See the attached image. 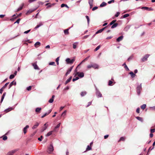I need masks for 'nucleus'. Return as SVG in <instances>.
Masks as SVG:
<instances>
[{
	"label": "nucleus",
	"mask_w": 155,
	"mask_h": 155,
	"mask_svg": "<svg viewBox=\"0 0 155 155\" xmlns=\"http://www.w3.org/2000/svg\"><path fill=\"white\" fill-rule=\"evenodd\" d=\"M54 150V147L52 144H50L48 147L47 152L49 153H51Z\"/></svg>",
	"instance_id": "obj_1"
},
{
	"label": "nucleus",
	"mask_w": 155,
	"mask_h": 155,
	"mask_svg": "<svg viewBox=\"0 0 155 155\" xmlns=\"http://www.w3.org/2000/svg\"><path fill=\"white\" fill-rule=\"evenodd\" d=\"M75 61L74 59L71 60L69 58H67L66 60V61L67 64H72Z\"/></svg>",
	"instance_id": "obj_2"
},
{
	"label": "nucleus",
	"mask_w": 155,
	"mask_h": 155,
	"mask_svg": "<svg viewBox=\"0 0 155 155\" xmlns=\"http://www.w3.org/2000/svg\"><path fill=\"white\" fill-rule=\"evenodd\" d=\"M150 56V55L149 54H146L145 55V56L143 57V58L141 59V60L142 61H144L147 60V58Z\"/></svg>",
	"instance_id": "obj_3"
},
{
	"label": "nucleus",
	"mask_w": 155,
	"mask_h": 155,
	"mask_svg": "<svg viewBox=\"0 0 155 155\" xmlns=\"http://www.w3.org/2000/svg\"><path fill=\"white\" fill-rule=\"evenodd\" d=\"M142 89L141 85L140 84V85L137 87V94L139 95L140 94V91Z\"/></svg>",
	"instance_id": "obj_4"
},
{
	"label": "nucleus",
	"mask_w": 155,
	"mask_h": 155,
	"mask_svg": "<svg viewBox=\"0 0 155 155\" xmlns=\"http://www.w3.org/2000/svg\"><path fill=\"white\" fill-rule=\"evenodd\" d=\"M32 65L33 66L34 68L35 69L38 70H40L39 68L38 67L37 64V62H36L34 63H32Z\"/></svg>",
	"instance_id": "obj_5"
},
{
	"label": "nucleus",
	"mask_w": 155,
	"mask_h": 155,
	"mask_svg": "<svg viewBox=\"0 0 155 155\" xmlns=\"http://www.w3.org/2000/svg\"><path fill=\"white\" fill-rule=\"evenodd\" d=\"M78 75V76L81 78H83L84 77V73L83 72H77L75 74V75Z\"/></svg>",
	"instance_id": "obj_6"
},
{
	"label": "nucleus",
	"mask_w": 155,
	"mask_h": 155,
	"mask_svg": "<svg viewBox=\"0 0 155 155\" xmlns=\"http://www.w3.org/2000/svg\"><path fill=\"white\" fill-rule=\"evenodd\" d=\"M17 151L16 150H11L8 152L6 155H13Z\"/></svg>",
	"instance_id": "obj_7"
},
{
	"label": "nucleus",
	"mask_w": 155,
	"mask_h": 155,
	"mask_svg": "<svg viewBox=\"0 0 155 155\" xmlns=\"http://www.w3.org/2000/svg\"><path fill=\"white\" fill-rule=\"evenodd\" d=\"M29 126L28 125H27L23 128V132L24 134H25L27 132V129L29 128Z\"/></svg>",
	"instance_id": "obj_8"
},
{
	"label": "nucleus",
	"mask_w": 155,
	"mask_h": 155,
	"mask_svg": "<svg viewBox=\"0 0 155 155\" xmlns=\"http://www.w3.org/2000/svg\"><path fill=\"white\" fill-rule=\"evenodd\" d=\"M96 94L98 97H102V94H101V93L98 90H97Z\"/></svg>",
	"instance_id": "obj_9"
},
{
	"label": "nucleus",
	"mask_w": 155,
	"mask_h": 155,
	"mask_svg": "<svg viewBox=\"0 0 155 155\" xmlns=\"http://www.w3.org/2000/svg\"><path fill=\"white\" fill-rule=\"evenodd\" d=\"M48 126V124H47V123H45L44 125V126L42 127L41 132H43L44 130H45L47 128V127Z\"/></svg>",
	"instance_id": "obj_10"
},
{
	"label": "nucleus",
	"mask_w": 155,
	"mask_h": 155,
	"mask_svg": "<svg viewBox=\"0 0 155 155\" xmlns=\"http://www.w3.org/2000/svg\"><path fill=\"white\" fill-rule=\"evenodd\" d=\"M90 57V56H88L86 58L84 59V60H83L80 63V64L78 66H78H79L83 62L85 61H87V60L88 59V58Z\"/></svg>",
	"instance_id": "obj_11"
},
{
	"label": "nucleus",
	"mask_w": 155,
	"mask_h": 155,
	"mask_svg": "<svg viewBox=\"0 0 155 155\" xmlns=\"http://www.w3.org/2000/svg\"><path fill=\"white\" fill-rule=\"evenodd\" d=\"M73 66H72V67H71L67 71V72L65 74V75L67 76L68 74L73 69Z\"/></svg>",
	"instance_id": "obj_12"
},
{
	"label": "nucleus",
	"mask_w": 155,
	"mask_h": 155,
	"mask_svg": "<svg viewBox=\"0 0 155 155\" xmlns=\"http://www.w3.org/2000/svg\"><path fill=\"white\" fill-rule=\"evenodd\" d=\"M61 123H59L54 128V132H57L58 131V130H57V129L59 128L60 126Z\"/></svg>",
	"instance_id": "obj_13"
},
{
	"label": "nucleus",
	"mask_w": 155,
	"mask_h": 155,
	"mask_svg": "<svg viewBox=\"0 0 155 155\" xmlns=\"http://www.w3.org/2000/svg\"><path fill=\"white\" fill-rule=\"evenodd\" d=\"M52 110H49L48 112V113H46L44 115H43L41 116V118H44L46 116L48 115L51 111Z\"/></svg>",
	"instance_id": "obj_14"
},
{
	"label": "nucleus",
	"mask_w": 155,
	"mask_h": 155,
	"mask_svg": "<svg viewBox=\"0 0 155 155\" xmlns=\"http://www.w3.org/2000/svg\"><path fill=\"white\" fill-rule=\"evenodd\" d=\"M107 27H105L104 28H103L99 30H98L95 33V34H97L99 33H101Z\"/></svg>",
	"instance_id": "obj_15"
},
{
	"label": "nucleus",
	"mask_w": 155,
	"mask_h": 155,
	"mask_svg": "<svg viewBox=\"0 0 155 155\" xmlns=\"http://www.w3.org/2000/svg\"><path fill=\"white\" fill-rule=\"evenodd\" d=\"M123 38V37L122 36H120L117 38L116 40L117 42H119L121 41Z\"/></svg>",
	"instance_id": "obj_16"
},
{
	"label": "nucleus",
	"mask_w": 155,
	"mask_h": 155,
	"mask_svg": "<svg viewBox=\"0 0 155 155\" xmlns=\"http://www.w3.org/2000/svg\"><path fill=\"white\" fill-rule=\"evenodd\" d=\"M55 97L54 95H53L52 96V97L48 101V102L50 103H52L54 101V99Z\"/></svg>",
	"instance_id": "obj_17"
},
{
	"label": "nucleus",
	"mask_w": 155,
	"mask_h": 155,
	"mask_svg": "<svg viewBox=\"0 0 155 155\" xmlns=\"http://www.w3.org/2000/svg\"><path fill=\"white\" fill-rule=\"evenodd\" d=\"M14 85H15L16 84V82H14V81H12L10 83L9 85V87L8 88L9 89H10L11 87L14 84Z\"/></svg>",
	"instance_id": "obj_18"
},
{
	"label": "nucleus",
	"mask_w": 155,
	"mask_h": 155,
	"mask_svg": "<svg viewBox=\"0 0 155 155\" xmlns=\"http://www.w3.org/2000/svg\"><path fill=\"white\" fill-rule=\"evenodd\" d=\"M78 44V43L77 42H75L73 43V48L74 49H76L77 48V46Z\"/></svg>",
	"instance_id": "obj_19"
},
{
	"label": "nucleus",
	"mask_w": 155,
	"mask_h": 155,
	"mask_svg": "<svg viewBox=\"0 0 155 155\" xmlns=\"http://www.w3.org/2000/svg\"><path fill=\"white\" fill-rule=\"evenodd\" d=\"M41 108L37 107L36 108L35 111L37 113H39L40 112V111L41 110Z\"/></svg>",
	"instance_id": "obj_20"
},
{
	"label": "nucleus",
	"mask_w": 155,
	"mask_h": 155,
	"mask_svg": "<svg viewBox=\"0 0 155 155\" xmlns=\"http://www.w3.org/2000/svg\"><path fill=\"white\" fill-rule=\"evenodd\" d=\"M13 109V108L12 107H10L9 108L5 110V111L6 112V113H7L11 110H12Z\"/></svg>",
	"instance_id": "obj_21"
},
{
	"label": "nucleus",
	"mask_w": 155,
	"mask_h": 155,
	"mask_svg": "<svg viewBox=\"0 0 155 155\" xmlns=\"http://www.w3.org/2000/svg\"><path fill=\"white\" fill-rule=\"evenodd\" d=\"M72 77L71 76L67 80L65 81V84H66L70 82L72 79Z\"/></svg>",
	"instance_id": "obj_22"
},
{
	"label": "nucleus",
	"mask_w": 155,
	"mask_h": 155,
	"mask_svg": "<svg viewBox=\"0 0 155 155\" xmlns=\"http://www.w3.org/2000/svg\"><path fill=\"white\" fill-rule=\"evenodd\" d=\"M6 94V92H4L3 93V94L2 96V97L1 98V103L2 102V101H3V100L4 99V98Z\"/></svg>",
	"instance_id": "obj_23"
},
{
	"label": "nucleus",
	"mask_w": 155,
	"mask_h": 155,
	"mask_svg": "<svg viewBox=\"0 0 155 155\" xmlns=\"http://www.w3.org/2000/svg\"><path fill=\"white\" fill-rule=\"evenodd\" d=\"M92 68L95 69H97L98 68V66L96 64H94L92 65Z\"/></svg>",
	"instance_id": "obj_24"
},
{
	"label": "nucleus",
	"mask_w": 155,
	"mask_h": 155,
	"mask_svg": "<svg viewBox=\"0 0 155 155\" xmlns=\"http://www.w3.org/2000/svg\"><path fill=\"white\" fill-rule=\"evenodd\" d=\"M39 125V123H36L32 127L33 129H35Z\"/></svg>",
	"instance_id": "obj_25"
},
{
	"label": "nucleus",
	"mask_w": 155,
	"mask_h": 155,
	"mask_svg": "<svg viewBox=\"0 0 155 155\" xmlns=\"http://www.w3.org/2000/svg\"><path fill=\"white\" fill-rule=\"evenodd\" d=\"M24 4L22 3V4L21 6H20L19 8H18L17 9V11H19L21 10V9H22L23 7L24 6Z\"/></svg>",
	"instance_id": "obj_26"
},
{
	"label": "nucleus",
	"mask_w": 155,
	"mask_h": 155,
	"mask_svg": "<svg viewBox=\"0 0 155 155\" xmlns=\"http://www.w3.org/2000/svg\"><path fill=\"white\" fill-rule=\"evenodd\" d=\"M116 20H114L112 21L110 23V24L108 25L107 27L108 26H110V25H113L114 24L116 21Z\"/></svg>",
	"instance_id": "obj_27"
},
{
	"label": "nucleus",
	"mask_w": 155,
	"mask_h": 155,
	"mask_svg": "<svg viewBox=\"0 0 155 155\" xmlns=\"http://www.w3.org/2000/svg\"><path fill=\"white\" fill-rule=\"evenodd\" d=\"M86 94H87L86 92L85 91H84L82 92L81 93V96L82 97H83V96H84V95H86Z\"/></svg>",
	"instance_id": "obj_28"
},
{
	"label": "nucleus",
	"mask_w": 155,
	"mask_h": 155,
	"mask_svg": "<svg viewBox=\"0 0 155 155\" xmlns=\"http://www.w3.org/2000/svg\"><path fill=\"white\" fill-rule=\"evenodd\" d=\"M118 25V24L117 23H114L113 25L111 26V28H114L117 27V26Z\"/></svg>",
	"instance_id": "obj_29"
},
{
	"label": "nucleus",
	"mask_w": 155,
	"mask_h": 155,
	"mask_svg": "<svg viewBox=\"0 0 155 155\" xmlns=\"http://www.w3.org/2000/svg\"><path fill=\"white\" fill-rule=\"evenodd\" d=\"M43 25V24L42 22H40L39 24L35 28V29H37L39 27Z\"/></svg>",
	"instance_id": "obj_30"
},
{
	"label": "nucleus",
	"mask_w": 155,
	"mask_h": 155,
	"mask_svg": "<svg viewBox=\"0 0 155 155\" xmlns=\"http://www.w3.org/2000/svg\"><path fill=\"white\" fill-rule=\"evenodd\" d=\"M54 132V130L51 131L49 132H48L47 134H46V136H49L51 135L52 133Z\"/></svg>",
	"instance_id": "obj_31"
},
{
	"label": "nucleus",
	"mask_w": 155,
	"mask_h": 155,
	"mask_svg": "<svg viewBox=\"0 0 155 155\" xmlns=\"http://www.w3.org/2000/svg\"><path fill=\"white\" fill-rule=\"evenodd\" d=\"M129 74L131 75V77L132 78H134L135 77V76H136L135 74H134L133 73V72H132V71L130 72Z\"/></svg>",
	"instance_id": "obj_32"
},
{
	"label": "nucleus",
	"mask_w": 155,
	"mask_h": 155,
	"mask_svg": "<svg viewBox=\"0 0 155 155\" xmlns=\"http://www.w3.org/2000/svg\"><path fill=\"white\" fill-rule=\"evenodd\" d=\"M136 118L139 120L141 121V122H143V120L142 117H137Z\"/></svg>",
	"instance_id": "obj_33"
},
{
	"label": "nucleus",
	"mask_w": 155,
	"mask_h": 155,
	"mask_svg": "<svg viewBox=\"0 0 155 155\" xmlns=\"http://www.w3.org/2000/svg\"><path fill=\"white\" fill-rule=\"evenodd\" d=\"M107 5L106 3L104 2H103L100 5V7H103Z\"/></svg>",
	"instance_id": "obj_34"
},
{
	"label": "nucleus",
	"mask_w": 155,
	"mask_h": 155,
	"mask_svg": "<svg viewBox=\"0 0 155 155\" xmlns=\"http://www.w3.org/2000/svg\"><path fill=\"white\" fill-rule=\"evenodd\" d=\"M40 43L39 42H37L35 43V47H38L37 46H40Z\"/></svg>",
	"instance_id": "obj_35"
},
{
	"label": "nucleus",
	"mask_w": 155,
	"mask_h": 155,
	"mask_svg": "<svg viewBox=\"0 0 155 155\" xmlns=\"http://www.w3.org/2000/svg\"><path fill=\"white\" fill-rule=\"evenodd\" d=\"M18 16H16L15 15H14L13 16V18L11 19V21H13L14 19H15L17 18Z\"/></svg>",
	"instance_id": "obj_36"
},
{
	"label": "nucleus",
	"mask_w": 155,
	"mask_h": 155,
	"mask_svg": "<svg viewBox=\"0 0 155 155\" xmlns=\"http://www.w3.org/2000/svg\"><path fill=\"white\" fill-rule=\"evenodd\" d=\"M68 30H69V29H67L64 30V34L65 35H68L69 34Z\"/></svg>",
	"instance_id": "obj_37"
},
{
	"label": "nucleus",
	"mask_w": 155,
	"mask_h": 155,
	"mask_svg": "<svg viewBox=\"0 0 155 155\" xmlns=\"http://www.w3.org/2000/svg\"><path fill=\"white\" fill-rule=\"evenodd\" d=\"M3 137V140H5L7 139V137L6 136H3L0 137V138Z\"/></svg>",
	"instance_id": "obj_38"
},
{
	"label": "nucleus",
	"mask_w": 155,
	"mask_h": 155,
	"mask_svg": "<svg viewBox=\"0 0 155 155\" xmlns=\"http://www.w3.org/2000/svg\"><path fill=\"white\" fill-rule=\"evenodd\" d=\"M146 107V104H143L141 106V108L142 109L144 110L145 109Z\"/></svg>",
	"instance_id": "obj_39"
},
{
	"label": "nucleus",
	"mask_w": 155,
	"mask_h": 155,
	"mask_svg": "<svg viewBox=\"0 0 155 155\" xmlns=\"http://www.w3.org/2000/svg\"><path fill=\"white\" fill-rule=\"evenodd\" d=\"M101 48V45H99L94 50V51H96L99 50Z\"/></svg>",
	"instance_id": "obj_40"
},
{
	"label": "nucleus",
	"mask_w": 155,
	"mask_h": 155,
	"mask_svg": "<svg viewBox=\"0 0 155 155\" xmlns=\"http://www.w3.org/2000/svg\"><path fill=\"white\" fill-rule=\"evenodd\" d=\"M91 150V146L88 145L87 146V148L86 149V151L90 150Z\"/></svg>",
	"instance_id": "obj_41"
},
{
	"label": "nucleus",
	"mask_w": 155,
	"mask_h": 155,
	"mask_svg": "<svg viewBox=\"0 0 155 155\" xmlns=\"http://www.w3.org/2000/svg\"><path fill=\"white\" fill-rule=\"evenodd\" d=\"M85 17H86V18L87 19V23H88V24L89 23V21H90L89 18L88 16L87 15Z\"/></svg>",
	"instance_id": "obj_42"
},
{
	"label": "nucleus",
	"mask_w": 155,
	"mask_h": 155,
	"mask_svg": "<svg viewBox=\"0 0 155 155\" xmlns=\"http://www.w3.org/2000/svg\"><path fill=\"white\" fill-rule=\"evenodd\" d=\"M8 84H9V82H7V83H6L5 84V85L2 88L3 89H4L8 85Z\"/></svg>",
	"instance_id": "obj_43"
},
{
	"label": "nucleus",
	"mask_w": 155,
	"mask_h": 155,
	"mask_svg": "<svg viewBox=\"0 0 155 155\" xmlns=\"http://www.w3.org/2000/svg\"><path fill=\"white\" fill-rule=\"evenodd\" d=\"M49 65H53L54 66H56V65L55 64V63L54 62H50L49 63Z\"/></svg>",
	"instance_id": "obj_44"
},
{
	"label": "nucleus",
	"mask_w": 155,
	"mask_h": 155,
	"mask_svg": "<svg viewBox=\"0 0 155 155\" xmlns=\"http://www.w3.org/2000/svg\"><path fill=\"white\" fill-rule=\"evenodd\" d=\"M33 11V10H30L27 12L26 14L28 15L30 13H32Z\"/></svg>",
	"instance_id": "obj_45"
},
{
	"label": "nucleus",
	"mask_w": 155,
	"mask_h": 155,
	"mask_svg": "<svg viewBox=\"0 0 155 155\" xmlns=\"http://www.w3.org/2000/svg\"><path fill=\"white\" fill-rule=\"evenodd\" d=\"M125 140V138L124 137H122L120 138L119 141H124Z\"/></svg>",
	"instance_id": "obj_46"
},
{
	"label": "nucleus",
	"mask_w": 155,
	"mask_h": 155,
	"mask_svg": "<svg viewBox=\"0 0 155 155\" xmlns=\"http://www.w3.org/2000/svg\"><path fill=\"white\" fill-rule=\"evenodd\" d=\"M59 57H58L56 59L55 61L57 62V64L58 65L59 64L58 61H59Z\"/></svg>",
	"instance_id": "obj_47"
},
{
	"label": "nucleus",
	"mask_w": 155,
	"mask_h": 155,
	"mask_svg": "<svg viewBox=\"0 0 155 155\" xmlns=\"http://www.w3.org/2000/svg\"><path fill=\"white\" fill-rule=\"evenodd\" d=\"M64 6H66L67 7H68V5L66 4H62L61 5V8H63V7H64Z\"/></svg>",
	"instance_id": "obj_48"
},
{
	"label": "nucleus",
	"mask_w": 155,
	"mask_h": 155,
	"mask_svg": "<svg viewBox=\"0 0 155 155\" xmlns=\"http://www.w3.org/2000/svg\"><path fill=\"white\" fill-rule=\"evenodd\" d=\"M15 75L14 74H11L9 78L10 79H12L14 78Z\"/></svg>",
	"instance_id": "obj_49"
},
{
	"label": "nucleus",
	"mask_w": 155,
	"mask_h": 155,
	"mask_svg": "<svg viewBox=\"0 0 155 155\" xmlns=\"http://www.w3.org/2000/svg\"><path fill=\"white\" fill-rule=\"evenodd\" d=\"M113 83V82L110 80H109L108 82V85L110 86L112 85V84Z\"/></svg>",
	"instance_id": "obj_50"
},
{
	"label": "nucleus",
	"mask_w": 155,
	"mask_h": 155,
	"mask_svg": "<svg viewBox=\"0 0 155 155\" xmlns=\"http://www.w3.org/2000/svg\"><path fill=\"white\" fill-rule=\"evenodd\" d=\"M79 78L78 77H76L75 78H73L72 80V81H73L74 82V81H76V80H77Z\"/></svg>",
	"instance_id": "obj_51"
},
{
	"label": "nucleus",
	"mask_w": 155,
	"mask_h": 155,
	"mask_svg": "<svg viewBox=\"0 0 155 155\" xmlns=\"http://www.w3.org/2000/svg\"><path fill=\"white\" fill-rule=\"evenodd\" d=\"M89 36V35H87L84 36L82 38V39H85L87 38Z\"/></svg>",
	"instance_id": "obj_52"
},
{
	"label": "nucleus",
	"mask_w": 155,
	"mask_h": 155,
	"mask_svg": "<svg viewBox=\"0 0 155 155\" xmlns=\"http://www.w3.org/2000/svg\"><path fill=\"white\" fill-rule=\"evenodd\" d=\"M21 20V19L20 18H18V19L14 23V24L17 23L18 24H19V21H20Z\"/></svg>",
	"instance_id": "obj_53"
},
{
	"label": "nucleus",
	"mask_w": 155,
	"mask_h": 155,
	"mask_svg": "<svg viewBox=\"0 0 155 155\" xmlns=\"http://www.w3.org/2000/svg\"><path fill=\"white\" fill-rule=\"evenodd\" d=\"M31 86H29V87H27V89L28 91H29L31 90Z\"/></svg>",
	"instance_id": "obj_54"
},
{
	"label": "nucleus",
	"mask_w": 155,
	"mask_h": 155,
	"mask_svg": "<svg viewBox=\"0 0 155 155\" xmlns=\"http://www.w3.org/2000/svg\"><path fill=\"white\" fill-rule=\"evenodd\" d=\"M155 132V128L150 129V132L153 133Z\"/></svg>",
	"instance_id": "obj_55"
},
{
	"label": "nucleus",
	"mask_w": 155,
	"mask_h": 155,
	"mask_svg": "<svg viewBox=\"0 0 155 155\" xmlns=\"http://www.w3.org/2000/svg\"><path fill=\"white\" fill-rule=\"evenodd\" d=\"M42 138L43 136H41L40 137H39L38 138V140L40 141H41Z\"/></svg>",
	"instance_id": "obj_56"
},
{
	"label": "nucleus",
	"mask_w": 155,
	"mask_h": 155,
	"mask_svg": "<svg viewBox=\"0 0 155 155\" xmlns=\"http://www.w3.org/2000/svg\"><path fill=\"white\" fill-rule=\"evenodd\" d=\"M91 102H89L88 103V105L86 106V107H89V106L91 105Z\"/></svg>",
	"instance_id": "obj_57"
},
{
	"label": "nucleus",
	"mask_w": 155,
	"mask_h": 155,
	"mask_svg": "<svg viewBox=\"0 0 155 155\" xmlns=\"http://www.w3.org/2000/svg\"><path fill=\"white\" fill-rule=\"evenodd\" d=\"M120 13L119 12H117V13L115 14V16L116 17H117L119 15Z\"/></svg>",
	"instance_id": "obj_58"
},
{
	"label": "nucleus",
	"mask_w": 155,
	"mask_h": 155,
	"mask_svg": "<svg viewBox=\"0 0 155 155\" xmlns=\"http://www.w3.org/2000/svg\"><path fill=\"white\" fill-rule=\"evenodd\" d=\"M98 8V7L97 6H95V7H94L93 8H92V11H94L95 10L97 9Z\"/></svg>",
	"instance_id": "obj_59"
},
{
	"label": "nucleus",
	"mask_w": 155,
	"mask_h": 155,
	"mask_svg": "<svg viewBox=\"0 0 155 155\" xmlns=\"http://www.w3.org/2000/svg\"><path fill=\"white\" fill-rule=\"evenodd\" d=\"M133 58L132 56H130L127 59L128 61H129L131 59Z\"/></svg>",
	"instance_id": "obj_60"
},
{
	"label": "nucleus",
	"mask_w": 155,
	"mask_h": 155,
	"mask_svg": "<svg viewBox=\"0 0 155 155\" xmlns=\"http://www.w3.org/2000/svg\"><path fill=\"white\" fill-rule=\"evenodd\" d=\"M4 89H3L2 88L0 89V93L2 94V93L3 92V90H4Z\"/></svg>",
	"instance_id": "obj_61"
},
{
	"label": "nucleus",
	"mask_w": 155,
	"mask_h": 155,
	"mask_svg": "<svg viewBox=\"0 0 155 155\" xmlns=\"http://www.w3.org/2000/svg\"><path fill=\"white\" fill-rule=\"evenodd\" d=\"M89 4H93V0H89Z\"/></svg>",
	"instance_id": "obj_62"
},
{
	"label": "nucleus",
	"mask_w": 155,
	"mask_h": 155,
	"mask_svg": "<svg viewBox=\"0 0 155 155\" xmlns=\"http://www.w3.org/2000/svg\"><path fill=\"white\" fill-rule=\"evenodd\" d=\"M136 112L137 113H139L140 112V108H138L136 110Z\"/></svg>",
	"instance_id": "obj_63"
},
{
	"label": "nucleus",
	"mask_w": 155,
	"mask_h": 155,
	"mask_svg": "<svg viewBox=\"0 0 155 155\" xmlns=\"http://www.w3.org/2000/svg\"><path fill=\"white\" fill-rule=\"evenodd\" d=\"M67 112V110H65L61 114V116L63 115L64 114L65 115Z\"/></svg>",
	"instance_id": "obj_64"
}]
</instances>
